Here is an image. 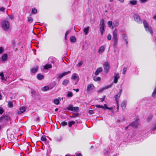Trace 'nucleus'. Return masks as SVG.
Returning <instances> with one entry per match:
<instances>
[{
    "mask_svg": "<svg viewBox=\"0 0 156 156\" xmlns=\"http://www.w3.org/2000/svg\"><path fill=\"white\" fill-rule=\"evenodd\" d=\"M2 27L5 31H8L11 30L10 23L9 21L7 20H4L2 22Z\"/></svg>",
    "mask_w": 156,
    "mask_h": 156,
    "instance_id": "obj_1",
    "label": "nucleus"
},
{
    "mask_svg": "<svg viewBox=\"0 0 156 156\" xmlns=\"http://www.w3.org/2000/svg\"><path fill=\"white\" fill-rule=\"evenodd\" d=\"M113 39L114 41V45L116 46L117 44L118 39L117 38V32L115 29L113 32Z\"/></svg>",
    "mask_w": 156,
    "mask_h": 156,
    "instance_id": "obj_2",
    "label": "nucleus"
},
{
    "mask_svg": "<svg viewBox=\"0 0 156 156\" xmlns=\"http://www.w3.org/2000/svg\"><path fill=\"white\" fill-rule=\"evenodd\" d=\"M99 26L100 31L101 33V35H102L105 31L104 21L103 19H101V20Z\"/></svg>",
    "mask_w": 156,
    "mask_h": 156,
    "instance_id": "obj_3",
    "label": "nucleus"
},
{
    "mask_svg": "<svg viewBox=\"0 0 156 156\" xmlns=\"http://www.w3.org/2000/svg\"><path fill=\"white\" fill-rule=\"evenodd\" d=\"M143 24L144 27L146 29V30L147 31L149 32L151 34H153V31L152 30L151 27H149L148 24L146 21L144 20L143 22Z\"/></svg>",
    "mask_w": 156,
    "mask_h": 156,
    "instance_id": "obj_4",
    "label": "nucleus"
},
{
    "mask_svg": "<svg viewBox=\"0 0 156 156\" xmlns=\"http://www.w3.org/2000/svg\"><path fill=\"white\" fill-rule=\"evenodd\" d=\"M103 67L104 69V71L106 73H107L109 68V65L108 62H105L103 64Z\"/></svg>",
    "mask_w": 156,
    "mask_h": 156,
    "instance_id": "obj_5",
    "label": "nucleus"
},
{
    "mask_svg": "<svg viewBox=\"0 0 156 156\" xmlns=\"http://www.w3.org/2000/svg\"><path fill=\"white\" fill-rule=\"evenodd\" d=\"M139 119H136L135 120L131 123L129 126H131L134 128H136L137 126L139 125Z\"/></svg>",
    "mask_w": 156,
    "mask_h": 156,
    "instance_id": "obj_6",
    "label": "nucleus"
},
{
    "mask_svg": "<svg viewBox=\"0 0 156 156\" xmlns=\"http://www.w3.org/2000/svg\"><path fill=\"white\" fill-rule=\"evenodd\" d=\"M79 108V107H73L72 105H69L67 108L68 110L76 112H78Z\"/></svg>",
    "mask_w": 156,
    "mask_h": 156,
    "instance_id": "obj_7",
    "label": "nucleus"
},
{
    "mask_svg": "<svg viewBox=\"0 0 156 156\" xmlns=\"http://www.w3.org/2000/svg\"><path fill=\"white\" fill-rule=\"evenodd\" d=\"M71 73V72L69 71H68L67 72H65L59 74L57 76V79H61L64 76L67 75L68 74H69Z\"/></svg>",
    "mask_w": 156,
    "mask_h": 156,
    "instance_id": "obj_8",
    "label": "nucleus"
},
{
    "mask_svg": "<svg viewBox=\"0 0 156 156\" xmlns=\"http://www.w3.org/2000/svg\"><path fill=\"white\" fill-rule=\"evenodd\" d=\"M122 92V89H120L119 90V92L118 93V94H117L114 96V98H115V100L116 101V103H119L118 99L120 98V97L121 96Z\"/></svg>",
    "mask_w": 156,
    "mask_h": 156,
    "instance_id": "obj_9",
    "label": "nucleus"
},
{
    "mask_svg": "<svg viewBox=\"0 0 156 156\" xmlns=\"http://www.w3.org/2000/svg\"><path fill=\"white\" fill-rule=\"evenodd\" d=\"M134 20L135 21H136L137 22H138L139 23H141V20H140V16H139L137 15H135L134 16Z\"/></svg>",
    "mask_w": 156,
    "mask_h": 156,
    "instance_id": "obj_10",
    "label": "nucleus"
},
{
    "mask_svg": "<svg viewBox=\"0 0 156 156\" xmlns=\"http://www.w3.org/2000/svg\"><path fill=\"white\" fill-rule=\"evenodd\" d=\"M103 69L101 67H100L98 68L96 71L95 72V74L96 75H98L102 71Z\"/></svg>",
    "mask_w": 156,
    "mask_h": 156,
    "instance_id": "obj_11",
    "label": "nucleus"
},
{
    "mask_svg": "<svg viewBox=\"0 0 156 156\" xmlns=\"http://www.w3.org/2000/svg\"><path fill=\"white\" fill-rule=\"evenodd\" d=\"M26 111V108L24 107H22L20 108V110L18 112V114H21L23 113Z\"/></svg>",
    "mask_w": 156,
    "mask_h": 156,
    "instance_id": "obj_12",
    "label": "nucleus"
},
{
    "mask_svg": "<svg viewBox=\"0 0 156 156\" xmlns=\"http://www.w3.org/2000/svg\"><path fill=\"white\" fill-rule=\"evenodd\" d=\"M105 51V48L104 46H101L99 48L98 52L100 54H101Z\"/></svg>",
    "mask_w": 156,
    "mask_h": 156,
    "instance_id": "obj_13",
    "label": "nucleus"
},
{
    "mask_svg": "<svg viewBox=\"0 0 156 156\" xmlns=\"http://www.w3.org/2000/svg\"><path fill=\"white\" fill-rule=\"evenodd\" d=\"M69 83V80L67 79H65L63 80L62 84L64 86H66Z\"/></svg>",
    "mask_w": 156,
    "mask_h": 156,
    "instance_id": "obj_14",
    "label": "nucleus"
},
{
    "mask_svg": "<svg viewBox=\"0 0 156 156\" xmlns=\"http://www.w3.org/2000/svg\"><path fill=\"white\" fill-rule=\"evenodd\" d=\"M126 101H123L121 104V107L122 109H124L126 108Z\"/></svg>",
    "mask_w": 156,
    "mask_h": 156,
    "instance_id": "obj_15",
    "label": "nucleus"
},
{
    "mask_svg": "<svg viewBox=\"0 0 156 156\" xmlns=\"http://www.w3.org/2000/svg\"><path fill=\"white\" fill-rule=\"evenodd\" d=\"M8 58L7 55L6 54H4L3 55L2 57V60L3 61H5L7 60Z\"/></svg>",
    "mask_w": 156,
    "mask_h": 156,
    "instance_id": "obj_16",
    "label": "nucleus"
},
{
    "mask_svg": "<svg viewBox=\"0 0 156 156\" xmlns=\"http://www.w3.org/2000/svg\"><path fill=\"white\" fill-rule=\"evenodd\" d=\"M37 77L38 79L41 80L44 78V76L40 74H38L37 75Z\"/></svg>",
    "mask_w": 156,
    "mask_h": 156,
    "instance_id": "obj_17",
    "label": "nucleus"
},
{
    "mask_svg": "<svg viewBox=\"0 0 156 156\" xmlns=\"http://www.w3.org/2000/svg\"><path fill=\"white\" fill-rule=\"evenodd\" d=\"M38 67L37 66L35 67L34 68H33L31 70V72L33 73H35L38 70Z\"/></svg>",
    "mask_w": 156,
    "mask_h": 156,
    "instance_id": "obj_18",
    "label": "nucleus"
},
{
    "mask_svg": "<svg viewBox=\"0 0 156 156\" xmlns=\"http://www.w3.org/2000/svg\"><path fill=\"white\" fill-rule=\"evenodd\" d=\"M93 87H94V85L92 84L88 85L87 87V91H89L92 89V88Z\"/></svg>",
    "mask_w": 156,
    "mask_h": 156,
    "instance_id": "obj_19",
    "label": "nucleus"
},
{
    "mask_svg": "<svg viewBox=\"0 0 156 156\" xmlns=\"http://www.w3.org/2000/svg\"><path fill=\"white\" fill-rule=\"evenodd\" d=\"M44 69H49L51 68L52 65L51 64H46L44 66Z\"/></svg>",
    "mask_w": 156,
    "mask_h": 156,
    "instance_id": "obj_20",
    "label": "nucleus"
},
{
    "mask_svg": "<svg viewBox=\"0 0 156 156\" xmlns=\"http://www.w3.org/2000/svg\"><path fill=\"white\" fill-rule=\"evenodd\" d=\"M0 76L1 77V79L3 81H5L6 80V79L4 77V75L3 73L2 72L0 73Z\"/></svg>",
    "mask_w": 156,
    "mask_h": 156,
    "instance_id": "obj_21",
    "label": "nucleus"
},
{
    "mask_svg": "<svg viewBox=\"0 0 156 156\" xmlns=\"http://www.w3.org/2000/svg\"><path fill=\"white\" fill-rule=\"evenodd\" d=\"M89 30V27H87L86 28H85L83 29V31L85 32L86 35H87L88 33V31Z\"/></svg>",
    "mask_w": 156,
    "mask_h": 156,
    "instance_id": "obj_22",
    "label": "nucleus"
},
{
    "mask_svg": "<svg viewBox=\"0 0 156 156\" xmlns=\"http://www.w3.org/2000/svg\"><path fill=\"white\" fill-rule=\"evenodd\" d=\"M77 75L76 73H73L71 77V79L75 80L77 78Z\"/></svg>",
    "mask_w": 156,
    "mask_h": 156,
    "instance_id": "obj_23",
    "label": "nucleus"
},
{
    "mask_svg": "<svg viewBox=\"0 0 156 156\" xmlns=\"http://www.w3.org/2000/svg\"><path fill=\"white\" fill-rule=\"evenodd\" d=\"M73 95L72 92L71 91H68L67 92V97L68 98L72 97Z\"/></svg>",
    "mask_w": 156,
    "mask_h": 156,
    "instance_id": "obj_24",
    "label": "nucleus"
},
{
    "mask_svg": "<svg viewBox=\"0 0 156 156\" xmlns=\"http://www.w3.org/2000/svg\"><path fill=\"white\" fill-rule=\"evenodd\" d=\"M70 40L72 42H75L76 41V39L75 37L72 36L70 37Z\"/></svg>",
    "mask_w": 156,
    "mask_h": 156,
    "instance_id": "obj_25",
    "label": "nucleus"
},
{
    "mask_svg": "<svg viewBox=\"0 0 156 156\" xmlns=\"http://www.w3.org/2000/svg\"><path fill=\"white\" fill-rule=\"evenodd\" d=\"M75 122L73 121H71L69 122L68 123V126L69 127H71L72 125L74 124Z\"/></svg>",
    "mask_w": 156,
    "mask_h": 156,
    "instance_id": "obj_26",
    "label": "nucleus"
},
{
    "mask_svg": "<svg viewBox=\"0 0 156 156\" xmlns=\"http://www.w3.org/2000/svg\"><path fill=\"white\" fill-rule=\"evenodd\" d=\"M41 140L42 141L45 142L47 141V139L46 138L45 136H42L41 138Z\"/></svg>",
    "mask_w": 156,
    "mask_h": 156,
    "instance_id": "obj_27",
    "label": "nucleus"
},
{
    "mask_svg": "<svg viewBox=\"0 0 156 156\" xmlns=\"http://www.w3.org/2000/svg\"><path fill=\"white\" fill-rule=\"evenodd\" d=\"M136 3L137 1L136 0H131L130 1V3L133 5H136Z\"/></svg>",
    "mask_w": 156,
    "mask_h": 156,
    "instance_id": "obj_28",
    "label": "nucleus"
},
{
    "mask_svg": "<svg viewBox=\"0 0 156 156\" xmlns=\"http://www.w3.org/2000/svg\"><path fill=\"white\" fill-rule=\"evenodd\" d=\"M62 139V137L61 136H58L55 139V141L58 142H59L61 141Z\"/></svg>",
    "mask_w": 156,
    "mask_h": 156,
    "instance_id": "obj_29",
    "label": "nucleus"
},
{
    "mask_svg": "<svg viewBox=\"0 0 156 156\" xmlns=\"http://www.w3.org/2000/svg\"><path fill=\"white\" fill-rule=\"evenodd\" d=\"M122 36L123 37V38L125 41L126 42V44H127L128 42L127 41V37L126 35L125 34H123Z\"/></svg>",
    "mask_w": 156,
    "mask_h": 156,
    "instance_id": "obj_30",
    "label": "nucleus"
},
{
    "mask_svg": "<svg viewBox=\"0 0 156 156\" xmlns=\"http://www.w3.org/2000/svg\"><path fill=\"white\" fill-rule=\"evenodd\" d=\"M54 102L55 104L58 105L59 103V101L58 99L56 98L54 100Z\"/></svg>",
    "mask_w": 156,
    "mask_h": 156,
    "instance_id": "obj_31",
    "label": "nucleus"
},
{
    "mask_svg": "<svg viewBox=\"0 0 156 156\" xmlns=\"http://www.w3.org/2000/svg\"><path fill=\"white\" fill-rule=\"evenodd\" d=\"M101 78L99 77H93L94 80L95 81H100L101 80Z\"/></svg>",
    "mask_w": 156,
    "mask_h": 156,
    "instance_id": "obj_32",
    "label": "nucleus"
},
{
    "mask_svg": "<svg viewBox=\"0 0 156 156\" xmlns=\"http://www.w3.org/2000/svg\"><path fill=\"white\" fill-rule=\"evenodd\" d=\"M156 94V87L152 94V96L153 97H155Z\"/></svg>",
    "mask_w": 156,
    "mask_h": 156,
    "instance_id": "obj_33",
    "label": "nucleus"
},
{
    "mask_svg": "<svg viewBox=\"0 0 156 156\" xmlns=\"http://www.w3.org/2000/svg\"><path fill=\"white\" fill-rule=\"evenodd\" d=\"M27 19L28 22L30 23H32L33 21V19L31 17H28Z\"/></svg>",
    "mask_w": 156,
    "mask_h": 156,
    "instance_id": "obj_34",
    "label": "nucleus"
},
{
    "mask_svg": "<svg viewBox=\"0 0 156 156\" xmlns=\"http://www.w3.org/2000/svg\"><path fill=\"white\" fill-rule=\"evenodd\" d=\"M78 115L79 114L78 113H73V115L72 116H71V117L75 118L76 117L78 116Z\"/></svg>",
    "mask_w": 156,
    "mask_h": 156,
    "instance_id": "obj_35",
    "label": "nucleus"
},
{
    "mask_svg": "<svg viewBox=\"0 0 156 156\" xmlns=\"http://www.w3.org/2000/svg\"><path fill=\"white\" fill-rule=\"evenodd\" d=\"M37 12V10L35 8H34L32 10V13L33 14H35Z\"/></svg>",
    "mask_w": 156,
    "mask_h": 156,
    "instance_id": "obj_36",
    "label": "nucleus"
},
{
    "mask_svg": "<svg viewBox=\"0 0 156 156\" xmlns=\"http://www.w3.org/2000/svg\"><path fill=\"white\" fill-rule=\"evenodd\" d=\"M49 89V87L48 86H46L43 87V90L44 91H46Z\"/></svg>",
    "mask_w": 156,
    "mask_h": 156,
    "instance_id": "obj_37",
    "label": "nucleus"
},
{
    "mask_svg": "<svg viewBox=\"0 0 156 156\" xmlns=\"http://www.w3.org/2000/svg\"><path fill=\"white\" fill-rule=\"evenodd\" d=\"M61 124L62 126H64L67 125V122L65 121H63L61 122Z\"/></svg>",
    "mask_w": 156,
    "mask_h": 156,
    "instance_id": "obj_38",
    "label": "nucleus"
},
{
    "mask_svg": "<svg viewBox=\"0 0 156 156\" xmlns=\"http://www.w3.org/2000/svg\"><path fill=\"white\" fill-rule=\"evenodd\" d=\"M112 87V85H107L105 87H103L104 89L105 90V89L109 88L111 87Z\"/></svg>",
    "mask_w": 156,
    "mask_h": 156,
    "instance_id": "obj_39",
    "label": "nucleus"
},
{
    "mask_svg": "<svg viewBox=\"0 0 156 156\" xmlns=\"http://www.w3.org/2000/svg\"><path fill=\"white\" fill-rule=\"evenodd\" d=\"M108 24L110 27H111L112 24V21H109L108 22Z\"/></svg>",
    "mask_w": 156,
    "mask_h": 156,
    "instance_id": "obj_40",
    "label": "nucleus"
},
{
    "mask_svg": "<svg viewBox=\"0 0 156 156\" xmlns=\"http://www.w3.org/2000/svg\"><path fill=\"white\" fill-rule=\"evenodd\" d=\"M114 76L115 78L117 79H118L119 78V74L118 73L115 74L114 75Z\"/></svg>",
    "mask_w": 156,
    "mask_h": 156,
    "instance_id": "obj_41",
    "label": "nucleus"
},
{
    "mask_svg": "<svg viewBox=\"0 0 156 156\" xmlns=\"http://www.w3.org/2000/svg\"><path fill=\"white\" fill-rule=\"evenodd\" d=\"M8 105L9 107H12L13 106V104L11 102L9 101L8 103Z\"/></svg>",
    "mask_w": 156,
    "mask_h": 156,
    "instance_id": "obj_42",
    "label": "nucleus"
},
{
    "mask_svg": "<svg viewBox=\"0 0 156 156\" xmlns=\"http://www.w3.org/2000/svg\"><path fill=\"white\" fill-rule=\"evenodd\" d=\"M119 23L118 22H115V23H113V26L115 27L117 26H118Z\"/></svg>",
    "mask_w": 156,
    "mask_h": 156,
    "instance_id": "obj_43",
    "label": "nucleus"
},
{
    "mask_svg": "<svg viewBox=\"0 0 156 156\" xmlns=\"http://www.w3.org/2000/svg\"><path fill=\"white\" fill-rule=\"evenodd\" d=\"M112 38V36L110 34H109L107 36V39L108 40H111Z\"/></svg>",
    "mask_w": 156,
    "mask_h": 156,
    "instance_id": "obj_44",
    "label": "nucleus"
},
{
    "mask_svg": "<svg viewBox=\"0 0 156 156\" xmlns=\"http://www.w3.org/2000/svg\"><path fill=\"white\" fill-rule=\"evenodd\" d=\"M4 50V49L2 47H0V54L2 53Z\"/></svg>",
    "mask_w": 156,
    "mask_h": 156,
    "instance_id": "obj_45",
    "label": "nucleus"
},
{
    "mask_svg": "<svg viewBox=\"0 0 156 156\" xmlns=\"http://www.w3.org/2000/svg\"><path fill=\"white\" fill-rule=\"evenodd\" d=\"M34 116H35V118L36 119V121H39V117L37 115H34Z\"/></svg>",
    "mask_w": 156,
    "mask_h": 156,
    "instance_id": "obj_46",
    "label": "nucleus"
},
{
    "mask_svg": "<svg viewBox=\"0 0 156 156\" xmlns=\"http://www.w3.org/2000/svg\"><path fill=\"white\" fill-rule=\"evenodd\" d=\"M127 68L126 67H124L123 68V72L122 73L123 74H125V73L126 72V71Z\"/></svg>",
    "mask_w": 156,
    "mask_h": 156,
    "instance_id": "obj_47",
    "label": "nucleus"
},
{
    "mask_svg": "<svg viewBox=\"0 0 156 156\" xmlns=\"http://www.w3.org/2000/svg\"><path fill=\"white\" fill-rule=\"evenodd\" d=\"M70 32V30H68V31H66L65 33V38H66L67 35Z\"/></svg>",
    "mask_w": 156,
    "mask_h": 156,
    "instance_id": "obj_48",
    "label": "nucleus"
},
{
    "mask_svg": "<svg viewBox=\"0 0 156 156\" xmlns=\"http://www.w3.org/2000/svg\"><path fill=\"white\" fill-rule=\"evenodd\" d=\"M96 106L98 108H102L103 109L104 108V107L102 105H96Z\"/></svg>",
    "mask_w": 156,
    "mask_h": 156,
    "instance_id": "obj_49",
    "label": "nucleus"
},
{
    "mask_svg": "<svg viewBox=\"0 0 156 156\" xmlns=\"http://www.w3.org/2000/svg\"><path fill=\"white\" fill-rule=\"evenodd\" d=\"M104 90V89L103 87L101 89H100L98 91V93H101Z\"/></svg>",
    "mask_w": 156,
    "mask_h": 156,
    "instance_id": "obj_50",
    "label": "nucleus"
},
{
    "mask_svg": "<svg viewBox=\"0 0 156 156\" xmlns=\"http://www.w3.org/2000/svg\"><path fill=\"white\" fill-rule=\"evenodd\" d=\"M82 64H83L82 62H80L77 65V66L78 67H80L82 65Z\"/></svg>",
    "mask_w": 156,
    "mask_h": 156,
    "instance_id": "obj_51",
    "label": "nucleus"
},
{
    "mask_svg": "<svg viewBox=\"0 0 156 156\" xmlns=\"http://www.w3.org/2000/svg\"><path fill=\"white\" fill-rule=\"evenodd\" d=\"M5 8L4 7H2L0 8V11L3 12H4Z\"/></svg>",
    "mask_w": 156,
    "mask_h": 156,
    "instance_id": "obj_52",
    "label": "nucleus"
},
{
    "mask_svg": "<svg viewBox=\"0 0 156 156\" xmlns=\"http://www.w3.org/2000/svg\"><path fill=\"white\" fill-rule=\"evenodd\" d=\"M105 96H103V98H100V100H101V102H103V101H104V99H105Z\"/></svg>",
    "mask_w": 156,
    "mask_h": 156,
    "instance_id": "obj_53",
    "label": "nucleus"
},
{
    "mask_svg": "<svg viewBox=\"0 0 156 156\" xmlns=\"http://www.w3.org/2000/svg\"><path fill=\"white\" fill-rule=\"evenodd\" d=\"M89 113L91 114H93L94 113V111L93 110H90L89 111Z\"/></svg>",
    "mask_w": 156,
    "mask_h": 156,
    "instance_id": "obj_54",
    "label": "nucleus"
},
{
    "mask_svg": "<svg viewBox=\"0 0 156 156\" xmlns=\"http://www.w3.org/2000/svg\"><path fill=\"white\" fill-rule=\"evenodd\" d=\"M104 106H105V108L106 109H111V108H108V107H107V105H106V104H104Z\"/></svg>",
    "mask_w": 156,
    "mask_h": 156,
    "instance_id": "obj_55",
    "label": "nucleus"
},
{
    "mask_svg": "<svg viewBox=\"0 0 156 156\" xmlns=\"http://www.w3.org/2000/svg\"><path fill=\"white\" fill-rule=\"evenodd\" d=\"M118 80V79L114 78V83H117Z\"/></svg>",
    "mask_w": 156,
    "mask_h": 156,
    "instance_id": "obj_56",
    "label": "nucleus"
},
{
    "mask_svg": "<svg viewBox=\"0 0 156 156\" xmlns=\"http://www.w3.org/2000/svg\"><path fill=\"white\" fill-rule=\"evenodd\" d=\"M4 112V111L2 109H0V114L2 115Z\"/></svg>",
    "mask_w": 156,
    "mask_h": 156,
    "instance_id": "obj_57",
    "label": "nucleus"
},
{
    "mask_svg": "<svg viewBox=\"0 0 156 156\" xmlns=\"http://www.w3.org/2000/svg\"><path fill=\"white\" fill-rule=\"evenodd\" d=\"M9 19L12 20L13 19V16L12 15L10 16H9Z\"/></svg>",
    "mask_w": 156,
    "mask_h": 156,
    "instance_id": "obj_58",
    "label": "nucleus"
},
{
    "mask_svg": "<svg viewBox=\"0 0 156 156\" xmlns=\"http://www.w3.org/2000/svg\"><path fill=\"white\" fill-rule=\"evenodd\" d=\"M153 19L155 20H156V14L155 15H154L153 17Z\"/></svg>",
    "mask_w": 156,
    "mask_h": 156,
    "instance_id": "obj_59",
    "label": "nucleus"
},
{
    "mask_svg": "<svg viewBox=\"0 0 156 156\" xmlns=\"http://www.w3.org/2000/svg\"><path fill=\"white\" fill-rule=\"evenodd\" d=\"M74 90L76 91V92H78L79 91V89H73V90Z\"/></svg>",
    "mask_w": 156,
    "mask_h": 156,
    "instance_id": "obj_60",
    "label": "nucleus"
},
{
    "mask_svg": "<svg viewBox=\"0 0 156 156\" xmlns=\"http://www.w3.org/2000/svg\"><path fill=\"white\" fill-rule=\"evenodd\" d=\"M147 0H140L141 2H144L147 1Z\"/></svg>",
    "mask_w": 156,
    "mask_h": 156,
    "instance_id": "obj_61",
    "label": "nucleus"
},
{
    "mask_svg": "<svg viewBox=\"0 0 156 156\" xmlns=\"http://www.w3.org/2000/svg\"><path fill=\"white\" fill-rule=\"evenodd\" d=\"M117 110L118 111L119 110V103H117Z\"/></svg>",
    "mask_w": 156,
    "mask_h": 156,
    "instance_id": "obj_62",
    "label": "nucleus"
},
{
    "mask_svg": "<svg viewBox=\"0 0 156 156\" xmlns=\"http://www.w3.org/2000/svg\"><path fill=\"white\" fill-rule=\"evenodd\" d=\"M76 156H82L81 154H78L76 155Z\"/></svg>",
    "mask_w": 156,
    "mask_h": 156,
    "instance_id": "obj_63",
    "label": "nucleus"
},
{
    "mask_svg": "<svg viewBox=\"0 0 156 156\" xmlns=\"http://www.w3.org/2000/svg\"><path fill=\"white\" fill-rule=\"evenodd\" d=\"M121 2H124V0H118Z\"/></svg>",
    "mask_w": 156,
    "mask_h": 156,
    "instance_id": "obj_64",
    "label": "nucleus"
}]
</instances>
